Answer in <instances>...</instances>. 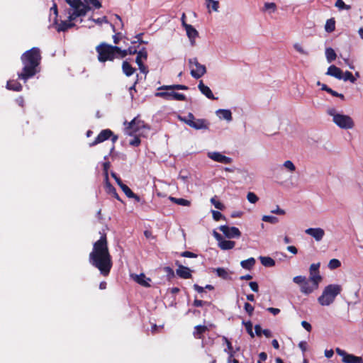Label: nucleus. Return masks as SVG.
Listing matches in <instances>:
<instances>
[{
  "label": "nucleus",
  "mask_w": 363,
  "mask_h": 363,
  "mask_svg": "<svg viewBox=\"0 0 363 363\" xmlns=\"http://www.w3.org/2000/svg\"><path fill=\"white\" fill-rule=\"evenodd\" d=\"M89 263L97 268L101 274L107 276L112 267L111 256L108 247L106 235L104 234L93 245V250L89 256Z\"/></svg>",
  "instance_id": "nucleus-1"
},
{
  "label": "nucleus",
  "mask_w": 363,
  "mask_h": 363,
  "mask_svg": "<svg viewBox=\"0 0 363 363\" xmlns=\"http://www.w3.org/2000/svg\"><path fill=\"white\" fill-rule=\"evenodd\" d=\"M42 57L40 50L37 47L26 51L21 56L23 68L18 73V78L26 82L40 72V62Z\"/></svg>",
  "instance_id": "nucleus-2"
},
{
  "label": "nucleus",
  "mask_w": 363,
  "mask_h": 363,
  "mask_svg": "<svg viewBox=\"0 0 363 363\" xmlns=\"http://www.w3.org/2000/svg\"><path fill=\"white\" fill-rule=\"evenodd\" d=\"M149 130L150 128L143 121L135 118L129 123L126 128V132L128 135H135V137L129 141V144L132 146H138L140 144L139 137H146Z\"/></svg>",
  "instance_id": "nucleus-3"
},
{
  "label": "nucleus",
  "mask_w": 363,
  "mask_h": 363,
  "mask_svg": "<svg viewBox=\"0 0 363 363\" xmlns=\"http://www.w3.org/2000/svg\"><path fill=\"white\" fill-rule=\"evenodd\" d=\"M341 291L340 285L330 284L324 289L322 295L318 298V301L321 306H329L333 303L335 297L340 294Z\"/></svg>",
  "instance_id": "nucleus-4"
},
{
  "label": "nucleus",
  "mask_w": 363,
  "mask_h": 363,
  "mask_svg": "<svg viewBox=\"0 0 363 363\" xmlns=\"http://www.w3.org/2000/svg\"><path fill=\"white\" fill-rule=\"evenodd\" d=\"M66 2L73 9L69 10L68 18L70 21H74L77 17L84 16L91 9V7L85 5L81 0H66Z\"/></svg>",
  "instance_id": "nucleus-5"
},
{
  "label": "nucleus",
  "mask_w": 363,
  "mask_h": 363,
  "mask_svg": "<svg viewBox=\"0 0 363 363\" xmlns=\"http://www.w3.org/2000/svg\"><path fill=\"white\" fill-rule=\"evenodd\" d=\"M327 113L333 117V121L334 123L340 128L351 129L354 125V123L350 116L338 113L333 108H329Z\"/></svg>",
  "instance_id": "nucleus-6"
},
{
  "label": "nucleus",
  "mask_w": 363,
  "mask_h": 363,
  "mask_svg": "<svg viewBox=\"0 0 363 363\" xmlns=\"http://www.w3.org/2000/svg\"><path fill=\"white\" fill-rule=\"evenodd\" d=\"M293 281L300 286L301 293L308 295L318 289L319 284L311 281L305 276H296L293 278Z\"/></svg>",
  "instance_id": "nucleus-7"
},
{
  "label": "nucleus",
  "mask_w": 363,
  "mask_h": 363,
  "mask_svg": "<svg viewBox=\"0 0 363 363\" xmlns=\"http://www.w3.org/2000/svg\"><path fill=\"white\" fill-rule=\"evenodd\" d=\"M97 59L100 62L113 60V46L106 43H101L96 47Z\"/></svg>",
  "instance_id": "nucleus-8"
},
{
  "label": "nucleus",
  "mask_w": 363,
  "mask_h": 363,
  "mask_svg": "<svg viewBox=\"0 0 363 363\" xmlns=\"http://www.w3.org/2000/svg\"><path fill=\"white\" fill-rule=\"evenodd\" d=\"M111 166V163L108 160V156H105L104 161L102 162V175L104 177V187L108 194L113 193V186H112L108 177Z\"/></svg>",
  "instance_id": "nucleus-9"
},
{
  "label": "nucleus",
  "mask_w": 363,
  "mask_h": 363,
  "mask_svg": "<svg viewBox=\"0 0 363 363\" xmlns=\"http://www.w3.org/2000/svg\"><path fill=\"white\" fill-rule=\"evenodd\" d=\"M189 65L191 75L195 79H199L206 73L205 65L200 64L196 57L189 59Z\"/></svg>",
  "instance_id": "nucleus-10"
},
{
  "label": "nucleus",
  "mask_w": 363,
  "mask_h": 363,
  "mask_svg": "<svg viewBox=\"0 0 363 363\" xmlns=\"http://www.w3.org/2000/svg\"><path fill=\"white\" fill-rule=\"evenodd\" d=\"M219 230L224 234V235L229 238H238L241 235V232L236 227H229L228 225H221Z\"/></svg>",
  "instance_id": "nucleus-11"
},
{
  "label": "nucleus",
  "mask_w": 363,
  "mask_h": 363,
  "mask_svg": "<svg viewBox=\"0 0 363 363\" xmlns=\"http://www.w3.org/2000/svg\"><path fill=\"white\" fill-rule=\"evenodd\" d=\"M156 96L163 98L167 100H177V101H184L186 100V96L183 94H179L177 92H167V91H160L157 92L155 94Z\"/></svg>",
  "instance_id": "nucleus-12"
},
{
  "label": "nucleus",
  "mask_w": 363,
  "mask_h": 363,
  "mask_svg": "<svg viewBox=\"0 0 363 363\" xmlns=\"http://www.w3.org/2000/svg\"><path fill=\"white\" fill-rule=\"evenodd\" d=\"M130 277L132 278L133 280H134L136 283L141 285L142 286H150L149 282L151 281V279L148 277H146V276L143 273H141L140 274H131Z\"/></svg>",
  "instance_id": "nucleus-13"
},
{
  "label": "nucleus",
  "mask_w": 363,
  "mask_h": 363,
  "mask_svg": "<svg viewBox=\"0 0 363 363\" xmlns=\"http://www.w3.org/2000/svg\"><path fill=\"white\" fill-rule=\"evenodd\" d=\"M113 135V132L109 129L103 130L96 138V139L90 143V146L96 145L108 140Z\"/></svg>",
  "instance_id": "nucleus-14"
},
{
  "label": "nucleus",
  "mask_w": 363,
  "mask_h": 363,
  "mask_svg": "<svg viewBox=\"0 0 363 363\" xmlns=\"http://www.w3.org/2000/svg\"><path fill=\"white\" fill-rule=\"evenodd\" d=\"M208 155L211 159L218 162H220L223 164H230L232 162V159L230 157H228L225 155H223L220 152H208Z\"/></svg>",
  "instance_id": "nucleus-15"
},
{
  "label": "nucleus",
  "mask_w": 363,
  "mask_h": 363,
  "mask_svg": "<svg viewBox=\"0 0 363 363\" xmlns=\"http://www.w3.org/2000/svg\"><path fill=\"white\" fill-rule=\"evenodd\" d=\"M305 233L312 236L316 241L321 240L325 235L324 230L320 228H308L306 230Z\"/></svg>",
  "instance_id": "nucleus-16"
},
{
  "label": "nucleus",
  "mask_w": 363,
  "mask_h": 363,
  "mask_svg": "<svg viewBox=\"0 0 363 363\" xmlns=\"http://www.w3.org/2000/svg\"><path fill=\"white\" fill-rule=\"evenodd\" d=\"M189 126L196 129H208V123L205 119H196L194 121H190L189 123Z\"/></svg>",
  "instance_id": "nucleus-17"
},
{
  "label": "nucleus",
  "mask_w": 363,
  "mask_h": 363,
  "mask_svg": "<svg viewBox=\"0 0 363 363\" xmlns=\"http://www.w3.org/2000/svg\"><path fill=\"white\" fill-rule=\"evenodd\" d=\"M178 269L176 270L177 274L182 279H189L191 277V270L178 262H177Z\"/></svg>",
  "instance_id": "nucleus-18"
},
{
  "label": "nucleus",
  "mask_w": 363,
  "mask_h": 363,
  "mask_svg": "<svg viewBox=\"0 0 363 363\" xmlns=\"http://www.w3.org/2000/svg\"><path fill=\"white\" fill-rule=\"evenodd\" d=\"M185 29L191 45L194 46L195 45V39L199 35L198 31L191 25H185Z\"/></svg>",
  "instance_id": "nucleus-19"
},
{
  "label": "nucleus",
  "mask_w": 363,
  "mask_h": 363,
  "mask_svg": "<svg viewBox=\"0 0 363 363\" xmlns=\"http://www.w3.org/2000/svg\"><path fill=\"white\" fill-rule=\"evenodd\" d=\"M326 74L334 77L338 79H342V71L335 65H331L328 67Z\"/></svg>",
  "instance_id": "nucleus-20"
},
{
  "label": "nucleus",
  "mask_w": 363,
  "mask_h": 363,
  "mask_svg": "<svg viewBox=\"0 0 363 363\" xmlns=\"http://www.w3.org/2000/svg\"><path fill=\"white\" fill-rule=\"evenodd\" d=\"M198 87H199V89L200 90V91L203 95H205L208 99H216V98L213 96L210 88L208 86L205 85L202 81H200Z\"/></svg>",
  "instance_id": "nucleus-21"
},
{
  "label": "nucleus",
  "mask_w": 363,
  "mask_h": 363,
  "mask_svg": "<svg viewBox=\"0 0 363 363\" xmlns=\"http://www.w3.org/2000/svg\"><path fill=\"white\" fill-rule=\"evenodd\" d=\"M137 51L135 49H133L131 48H129L128 49L122 50L119 47L115 45V57H124L128 54L132 55L136 53Z\"/></svg>",
  "instance_id": "nucleus-22"
},
{
  "label": "nucleus",
  "mask_w": 363,
  "mask_h": 363,
  "mask_svg": "<svg viewBox=\"0 0 363 363\" xmlns=\"http://www.w3.org/2000/svg\"><path fill=\"white\" fill-rule=\"evenodd\" d=\"M6 88L9 90L21 91L23 89V86L16 80H9L6 84Z\"/></svg>",
  "instance_id": "nucleus-23"
},
{
  "label": "nucleus",
  "mask_w": 363,
  "mask_h": 363,
  "mask_svg": "<svg viewBox=\"0 0 363 363\" xmlns=\"http://www.w3.org/2000/svg\"><path fill=\"white\" fill-rule=\"evenodd\" d=\"M115 181L117 182L118 186L121 188L123 191L128 198H130V196H133V192L132 191V190L127 185L123 184L121 180L119 178L116 177V176Z\"/></svg>",
  "instance_id": "nucleus-24"
},
{
  "label": "nucleus",
  "mask_w": 363,
  "mask_h": 363,
  "mask_svg": "<svg viewBox=\"0 0 363 363\" xmlns=\"http://www.w3.org/2000/svg\"><path fill=\"white\" fill-rule=\"evenodd\" d=\"M342 362L344 363H363V359L361 357L348 354L346 357H344Z\"/></svg>",
  "instance_id": "nucleus-25"
},
{
  "label": "nucleus",
  "mask_w": 363,
  "mask_h": 363,
  "mask_svg": "<svg viewBox=\"0 0 363 363\" xmlns=\"http://www.w3.org/2000/svg\"><path fill=\"white\" fill-rule=\"evenodd\" d=\"M235 245V242L231 240H226L223 239L222 241L218 243V246L223 250L233 249Z\"/></svg>",
  "instance_id": "nucleus-26"
},
{
  "label": "nucleus",
  "mask_w": 363,
  "mask_h": 363,
  "mask_svg": "<svg viewBox=\"0 0 363 363\" xmlns=\"http://www.w3.org/2000/svg\"><path fill=\"white\" fill-rule=\"evenodd\" d=\"M74 26V23H72L69 19L68 21H62L61 23L58 25L57 27V31H66L69 28H71Z\"/></svg>",
  "instance_id": "nucleus-27"
},
{
  "label": "nucleus",
  "mask_w": 363,
  "mask_h": 363,
  "mask_svg": "<svg viewBox=\"0 0 363 363\" xmlns=\"http://www.w3.org/2000/svg\"><path fill=\"white\" fill-rule=\"evenodd\" d=\"M208 328L206 325H199L195 327V331L194 335L199 339L202 337V335L208 330Z\"/></svg>",
  "instance_id": "nucleus-28"
},
{
  "label": "nucleus",
  "mask_w": 363,
  "mask_h": 363,
  "mask_svg": "<svg viewBox=\"0 0 363 363\" xmlns=\"http://www.w3.org/2000/svg\"><path fill=\"white\" fill-rule=\"evenodd\" d=\"M160 90H187L188 86L182 84H174L169 86H162L159 88Z\"/></svg>",
  "instance_id": "nucleus-29"
},
{
  "label": "nucleus",
  "mask_w": 363,
  "mask_h": 363,
  "mask_svg": "<svg viewBox=\"0 0 363 363\" xmlns=\"http://www.w3.org/2000/svg\"><path fill=\"white\" fill-rule=\"evenodd\" d=\"M325 57H326L327 61L329 63H330L336 59L337 55H336L335 50L332 48H327L325 49Z\"/></svg>",
  "instance_id": "nucleus-30"
},
{
  "label": "nucleus",
  "mask_w": 363,
  "mask_h": 363,
  "mask_svg": "<svg viewBox=\"0 0 363 363\" xmlns=\"http://www.w3.org/2000/svg\"><path fill=\"white\" fill-rule=\"evenodd\" d=\"M255 264V259L253 257H250L240 262L242 267L248 270L251 269Z\"/></svg>",
  "instance_id": "nucleus-31"
},
{
  "label": "nucleus",
  "mask_w": 363,
  "mask_h": 363,
  "mask_svg": "<svg viewBox=\"0 0 363 363\" xmlns=\"http://www.w3.org/2000/svg\"><path fill=\"white\" fill-rule=\"evenodd\" d=\"M260 262L264 267H274L275 261L269 257H259Z\"/></svg>",
  "instance_id": "nucleus-32"
},
{
  "label": "nucleus",
  "mask_w": 363,
  "mask_h": 363,
  "mask_svg": "<svg viewBox=\"0 0 363 363\" xmlns=\"http://www.w3.org/2000/svg\"><path fill=\"white\" fill-rule=\"evenodd\" d=\"M218 113L220 114V118L230 121L232 120V113L230 110L220 109L217 111Z\"/></svg>",
  "instance_id": "nucleus-33"
},
{
  "label": "nucleus",
  "mask_w": 363,
  "mask_h": 363,
  "mask_svg": "<svg viewBox=\"0 0 363 363\" xmlns=\"http://www.w3.org/2000/svg\"><path fill=\"white\" fill-rule=\"evenodd\" d=\"M123 71L127 76H130L135 72V69L127 62L123 63Z\"/></svg>",
  "instance_id": "nucleus-34"
},
{
  "label": "nucleus",
  "mask_w": 363,
  "mask_h": 363,
  "mask_svg": "<svg viewBox=\"0 0 363 363\" xmlns=\"http://www.w3.org/2000/svg\"><path fill=\"white\" fill-rule=\"evenodd\" d=\"M309 279L311 281L319 284L322 280V277L320 275L319 272H310Z\"/></svg>",
  "instance_id": "nucleus-35"
},
{
  "label": "nucleus",
  "mask_w": 363,
  "mask_h": 363,
  "mask_svg": "<svg viewBox=\"0 0 363 363\" xmlns=\"http://www.w3.org/2000/svg\"><path fill=\"white\" fill-rule=\"evenodd\" d=\"M169 199L172 201H173L174 203H175L178 205H181V206H189L191 204L190 201L184 199H177V198H174V197H169Z\"/></svg>",
  "instance_id": "nucleus-36"
},
{
  "label": "nucleus",
  "mask_w": 363,
  "mask_h": 363,
  "mask_svg": "<svg viewBox=\"0 0 363 363\" xmlns=\"http://www.w3.org/2000/svg\"><path fill=\"white\" fill-rule=\"evenodd\" d=\"M214 270L216 272V274L219 277L223 279H228L229 278V274L227 269L219 267Z\"/></svg>",
  "instance_id": "nucleus-37"
},
{
  "label": "nucleus",
  "mask_w": 363,
  "mask_h": 363,
  "mask_svg": "<svg viewBox=\"0 0 363 363\" xmlns=\"http://www.w3.org/2000/svg\"><path fill=\"white\" fill-rule=\"evenodd\" d=\"M283 167L290 173L296 171V166L291 160H286L283 163Z\"/></svg>",
  "instance_id": "nucleus-38"
},
{
  "label": "nucleus",
  "mask_w": 363,
  "mask_h": 363,
  "mask_svg": "<svg viewBox=\"0 0 363 363\" xmlns=\"http://www.w3.org/2000/svg\"><path fill=\"white\" fill-rule=\"evenodd\" d=\"M147 57V53L145 49H143L142 50H140L138 52L135 62L137 64H140V63H142V59L146 60Z\"/></svg>",
  "instance_id": "nucleus-39"
},
{
  "label": "nucleus",
  "mask_w": 363,
  "mask_h": 363,
  "mask_svg": "<svg viewBox=\"0 0 363 363\" xmlns=\"http://www.w3.org/2000/svg\"><path fill=\"white\" fill-rule=\"evenodd\" d=\"M344 81H350L352 83H354L356 81V77L353 76V74L349 72L346 71L344 74L342 73V79Z\"/></svg>",
  "instance_id": "nucleus-40"
},
{
  "label": "nucleus",
  "mask_w": 363,
  "mask_h": 363,
  "mask_svg": "<svg viewBox=\"0 0 363 363\" xmlns=\"http://www.w3.org/2000/svg\"><path fill=\"white\" fill-rule=\"evenodd\" d=\"M84 4L86 6L91 5L95 9H99L101 7V4L99 0H84Z\"/></svg>",
  "instance_id": "nucleus-41"
},
{
  "label": "nucleus",
  "mask_w": 363,
  "mask_h": 363,
  "mask_svg": "<svg viewBox=\"0 0 363 363\" xmlns=\"http://www.w3.org/2000/svg\"><path fill=\"white\" fill-rule=\"evenodd\" d=\"M262 220L272 224H275L279 221V219L277 217L272 216H263Z\"/></svg>",
  "instance_id": "nucleus-42"
},
{
  "label": "nucleus",
  "mask_w": 363,
  "mask_h": 363,
  "mask_svg": "<svg viewBox=\"0 0 363 363\" xmlns=\"http://www.w3.org/2000/svg\"><path fill=\"white\" fill-rule=\"evenodd\" d=\"M340 265H341V263H340V260H338L337 259H332L330 260V262L328 263V267L330 269H337L339 267H340Z\"/></svg>",
  "instance_id": "nucleus-43"
},
{
  "label": "nucleus",
  "mask_w": 363,
  "mask_h": 363,
  "mask_svg": "<svg viewBox=\"0 0 363 363\" xmlns=\"http://www.w3.org/2000/svg\"><path fill=\"white\" fill-rule=\"evenodd\" d=\"M325 30L327 32H332L335 30V21L333 19H329L327 21L325 24Z\"/></svg>",
  "instance_id": "nucleus-44"
},
{
  "label": "nucleus",
  "mask_w": 363,
  "mask_h": 363,
  "mask_svg": "<svg viewBox=\"0 0 363 363\" xmlns=\"http://www.w3.org/2000/svg\"><path fill=\"white\" fill-rule=\"evenodd\" d=\"M294 49L298 52H299L300 54L301 55H308V51H306L303 48V46L298 43H296L294 44Z\"/></svg>",
  "instance_id": "nucleus-45"
},
{
  "label": "nucleus",
  "mask_w": 363,
  "mask_h": 363,
  "mask_svg": "<svg viewBox=\"0 0 363 363\" xmlns=\"http://www.w3.org/2000/svg\"><path fill=\"white\" fill-rule=\"evenodd\" d=\"M335 6L340 9L350 10L351 9V6L345 4L342 0H337L335 2Z\"/></svg>",
  "instance_id": "nucleus-46"
},
{
  "label": "nucleus",
  "mask_w": 363,
  "mask_h": 363,
  "mask_svg": "<svg viewBox=\"0 0 363 363\" xmlns=\"http://www.w3.org/2000/svg\"><path fill=\"white\" fill-rule=\"evenodd\" d=\"M245 326L246 330L248 333V334L252 337H254L255 335L252 332V323L251 321L247 322H243L242 323Z\"/></svg>",
  "instance_id": "nucleus-47"
},
{
  "label": "nucleus",
  "mask_w": 363,
  "mask_h": 363,
  "mask_svg": "<svg viewBox=\"0 0 363 363\" xmlns=\"http://www.w3.org/2000/svg\"><path fill=\"white\" fill-rule=\"evenodd\" d=\"M247 199L251 203H255L259 200L257 196L253 192H248Z\"/></svg>",
  "instance_id": "nucleus-48"
},
{
  "label": "nucleus",
  "mask_w": 363,
  "mask_h": 363,
  "mask_svg": "<svg viewBox=\"0 0 363 363\" xmlns=\"http://www.w3.org/2000/svg\"><path fill=\"white\" fill-rule=\"evenodd\" d=\"M211 202L212 203V204H213L215 208L219 210L222 211L225 208L224 205L221 202L217 201L215 197L211 198Z\"/></svg>",
  "instance_id": "nucleus-49"
},
{
  "label": "nucleus",
  "mask_w": 363,
  "mask_h": 363,
  "mask_svg": "<svg viewBox=\"0 0 363 363\" xmlns=\"http://www.w3.org/2000/svg\"><path fill=\"white\" fill-rule=\"evenodd\" d=\"M179 118L189 125L190 121H194L196 120L194 116L191 113H189L186 118L179 117Z\"/></svg>",
  "instance_id": "nucleus-50"
},
{
  "label": "nucleus",
  "mask_w": 363,
  "mask_h": 363,
  "mask_svg": "<svg viewBox=\"0 0 363 363\" xmlns=\"http://www.w3.org/2000/svg\"><path fill=\"white\" fill-rule=\"evenodd\" d=\"M244 308L245 311L249 314V315H252L254 307L251 304L249 303H245L244 305Z\"/></svg>",
  "instance_id": "nucleus-51"
},
{
  "label": "nucleus",
  "mask_w": 363,
  "mask_h": 363,
  "mask_svg": "<svg viewBox=\"0 0 363 363\" xmlns=\"http://www.w3.org/2000/svg\"><path fill=\"white\" fill-rule=\"evenodd\" d=\"M223 340L225 342L226 345H227V347H228V350L230 351V357H233V347H232V345H231V342L228 340V339L226 337H223Z\"/></svg>",
  "instance_id": "nucleus-52"
},
{
  "label": "nucleus",
  "mask_w": 363,
  "mask_h": 363,
  "mask_svg": "<svg viewBox=\"0 0 363 363\" xmlns=\"http://www.w3.org/2000/svg\"><path fill=\"white\" fill-rule=\"evenodd\" d=\"M212 215L213 219L216 221L221 218H224V216L222 215V213L217 211H212Z\"/></svg>",
  "instance_id": "nucleus-53"
},
{
  "label": "nucleus",
  "mask_w": 363,
  "mask_h": 363,
  "mask_svg": "<svg viewBox=\"0 0 363 363\" xmlns=\"http://www.w3.org/2000/svg\"><path fill=\"white\" fill-rule=\"evenodd\" d=\"M276 8L277 6L274 3H265L264 9L265 11L271 9L274 12L276 10Z\"/></svg>",
  "instance_id": "nucleus-54"
},
{
  "label": "nucleus",
  "mask_w": 363,
  "mask_h": 363,
  "mask_svg": "<svg viewBox=\"0 0 363 363\" xmlns=\"http://www.w3.org/2000/svg\"><path fill=\"white\" fill-rule=\"evenodd\" d=\"M320 263L311 264L309 267V272H319Z\"/></svg>",
  "instance_id": "nucleus-55"
},
{
  "label": "nucleus",
  "mask_w": 363,
  "mask_h": 363,
  "mask_svg": "<svg viewBox=\"0 0 363 363\" xmlns=\"http://www.w3.org/2000/svg\"><path fill=\"white\" fill-rule=\"evenodd\" d=\"M249 286L253 291H255V292L258 291L259 286H258V284L257 282H255V281L250 282Z\"/></svg>",
  "instance_id": "nucleus-56"
},
{
  "label": "nucleus",
  "mask_w": 363,
  "mask_h": 363,
  "mask_svg": "<svg viewBox=\"0 0 363 363\" xmlns=\"http://www.w3.org/2000/svg\"><path fill=\"white\" fill-rule=\"evenodd\" d=\"M182 257H196L197 255L191 252H189V251H185V252H183L181 255Z\"/></svg>",
  "instance_id": "nucleus-57"
},
{
  "label": "nucleus",
  "mask_w": 363,
  "mask_h": 363,
  "mask_svg": "<svg viewBox=\"0 0 363 363\" xmlns=\"http://www.w3.org/2000/svg\"><path fill=\"white\" fill-rule=\"evenodd\" d=\"M271 213L278 214V215H284L285 211L283 209H281L279 206L276 208V209L272 210Z\"/></svg>",
  "instance_id": "nucleus-58"
},
{
  "label": "nucleus",
  "mask_w": 363,
  "mask_h": 363,
  "mask_svg": "<svg viewBox=\"0 0 363 363\" xmlns=\"http://www.w3.org/2000/svg\"><path fill=\"white\" fill-rule=\"evenodd\" d=\"M124 38V35L121 33H115V44H118L121 40Z\"/></svg>",
  "instance_id": "nucleus-59"
},
{
  "label": "nucleus",
  "mask_w": 363,
  "mask_h": 363,
  "mask_svg": "<svg viewBox=\"0 0 363 363\" xmlns=\"http://www.w3.org/2000/svg\"><path fill=\"white\" fill-rule=\"evenodd\" d=\"M301 325L308 331V332H311V329H312V327L311 325V324L305 320H303L301 322Z\"/></svg>",
  "instance_id": "nucleus-60"
},
{
  "label": "nucleus",
  "mask_w": 363,
  "mask_h": 363,
  "mask_svg": "<svg viewBox=\"0 0 363 363\" xmlns=\"http://www.w3.org/2000/svg\"><path fill=\"white\" fill-rule=\"evenodd\" d=\"M335 352L338 355L342 357V359H344V357H346L348 354L345 351L338 347L335 349Z\"/></svg>",
  "instance_id": "nucleus-61"
},
{
  "label": "nucleus",
  "mask_w": 363,
  "mask_h": 363,
  "mask_svg": "<svg viewBox=\"0 0 363 363\" xmlns=\"http://www.w3.org/2000/svg\"><path fill=\"white\" fill-rule=\"evenodd\" d=\"M51 11H53L55 14V21H56L57 16H58V11H57V6L56 4H54L53 6L50 9Z\"/></svg>",
  "instance_id": "nucleus-62"
},
{
  "label": "nucleus",
  "mask_w": 363,
  "mask_h": 363,
  "mask_svg": "<svg viewBox=\"0 0 363 363\" xmlns=\"http://www.w3.org/2000/svg\"><path fill=\"white\" fill-rule=\"evenodd\" d=\"M255 333L257 336H261V335L262 334L263 330H262V328L259 325H255Z\"/></svg>",
  "instance_id": "nucleus-63"
},
{
  "label": "nucleus",
  "mask_w": 363,
  "mask_h": 363,
  "mask_svg": "<svg viewBox=\"0 0 363 363\" xmlns=\"http://www.w3.org/2000/svg\"><path fill=\"white\" fill-rule=\"evenodd\" d=\"M267 310L274 315H277L280 312V310L279 308L272 307H269Z\"/></svg>",
  "instance_id": "nucleus-64"
}]
</instances>
